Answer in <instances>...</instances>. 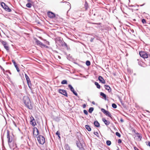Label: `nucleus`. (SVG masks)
<instances>
[{
    "label": "nucleus",
    "instance_id": "nucleus-45",
    "mask_svg": "<svg viewBox=\"0 0 150 150\" xmlns=\"http://www.w3.org/2000/svg\"><path fill=\"white\" fill-rule=\"evenodd\" d=\"M94 134L96 135L97 137H98V132H94Z\"/></svg>",
    "mask_w": 150,
    "mask_h": 150
},
{
    "label": "nucleus",
    "instance_id": "nucleus-46",
    "mask_svg": "<svg viewBox=\"0 0 150 150\" xmlns=\"http://www.w3.org/2000/svg\"><path fill=\"white\" fill-rule=\"evenodd\" d=\"M43 47H45L46 48H48V47L43 44L42 45V48Z\"/></svg>",
    "mask_w": 150,
    "mask_h": 150
},
{
    "label": "nucleus",
    "instance_id": "nucleus-15",
    "mask_svg": "<svg viewBox=\"0 0 150 150\" xmlns=\"http://www.w3.org/2000/svg\"><path fill=\"white\" fill-rule=\"evenodd\" d=\"M12 62L13 63L15 67L16 68V70L18 72H19L20 71V70L18 66V65L17 64H16V62L13 59L12 61Z\"/></svg>",
    "mask_w": 150,
    "mask_h": 150
},
{
    "label": "nucleus",
    "instance_id": "nucleus-16",
    "mask_svg": "<svg viewBox=\"0 0 150 150\" xmlns=\"http://www.w3.org/2000/svg\"><path fill=\"white\" fill-rule=\"evenodd\" d=\"M102 120L106 126L108 125L110 123V122L109 121L107 120L105 118H102Z\"/></svg>",
    "mask_w": 150,
    "mask_h": 150
},
{
    "label": "nucleus",
    "instance_id": "nucleus-59",
    "mask_svg": "<svg viewBox=\"0 0 150 150\" xmlns=\"http://www.w3.org/2000/svg\"><path fill=\"white\" fill-rule=\"evenodd\" d=\"M131 31L133 33L134 32V30H133V29H132V30H131Z\"/></svg>",
    "mask_w": 150,
    "mask_h": 150
},
{
    "label": "nucleus",
    "instance_id": "nucleus-32",
    "mask_svg": "<svg viewBox=\"0 0 150 150\" xmlns=\"http://www.w3.org/2000/svg\"><path fill=\"white\" fill-rule=\"evenodd\" d=\"M106 144L108 146H110L111 144V142L109 140H107L106 142Z\"/></svg>",
    "mask_w": 150,
    "mask_h": 150
},
{
    "label": "nucleus",
    "instance_id": "nucleus-58",
    "mask_svg": "<svg viewBox=\"0 0 150 150\" xmlns=\"http://www.w3.org/2000/svg\"><path fill=\"white\" fill-rule=\"evenodd\" d=\"M144 4H143L140 5V6H144Z\"/></svg>",
    "mask_w": 150,
    "mask_h": 150
},
{
    "label": "nucleus",
    "instance_id": "nucleus-13",
    "mask_svg": "<svg viewBox=\"0 0 150 150\" xmlns=\"http://www.w3.org/2000/svg\"><path fill=\"white\" fill-rule=\"evenodd\" d=\"M76 144L80 150H83V147L82 145L80 142L77 141L76 143Z\"/></svg>",
    "mask_w": 150,
    "mask_h": 150
},
{
    "label": "nucleus",
    "instance_id": "nucleus-33",
    "mask_svg": "<svg viewBox=\"0 0 150 150\" xmlns=\"http://www.w3.org/2000/svg\"><path fill=\"white\" fill-rule=\"evenodd\" d=\"M112 107L114 108H117V105L114 103L112 104Z\"/></svg>",
    "mask_w": 150,
    "mask_h": 150
},
{
    "label": "nucleus",
    "instance_id": "nucleus-52",
    "mask_svg": "<svg viewBox=\"0 0 150 150\" xmlns=\"http://www.w3.org/2000/svg\"><path fill=\"white\" fill-rule=\"evenodd\" d=\"M112 120H113V118L112 117V116L110 114V117H109Z\"/></svg>",
    "mask_w": 150,
    "mask_h": 150
},
{
    "label": "nucleus",
    "instance_id": "nucleus-11",
    "mask_svg": "<svg viewBox=\"0 0 150 150\" xmlns=\"http://www.w3.org/2000/svg\"><path fill=\"white\" fill-rule=\"evenodd\" d=\"M48 16L50 18H53L55 17V14L51 11H49L47 12Z\"/></svg>",
    "mask_w": 150,
    "mask_h": 150
},
{
    "label": "nucleus",
    "instance_id": "nucleus-60",
    "mask_svg": "<svg viewBox=\"0 0 150 150\" xmlns=\"http://www.w3.org/2000/svg\"><path fill=\"white\" fill-rule=\"evenodd\" d=\"M8 73L10 74H11V73L10 72V71L9 72H8Z\"/></svg>",
    "mask_w": 150,
    "mask_h": 150
},
{
    "label": "nucleus",
    "instance_id": "nucleus-49",
    "mask_svg": "<svg viewBox=\"0 0 150 150\" xmlns=\"http://www.w3.org/2000/svg\"><path fill=\"white\" fill-rule=\"evenodd\" d=\"M94 39V38H91V40H90L91 42H93V40Z\"/></svg>",
    "mask_w": 150,
    "mask_h": 150
},
{
    "label": "nucleus",
    "instance_id": "nucleus-61",
    "mask_svg": "<svg viewBox=\"0 0 150 150\" xmlns=\"http://www.w3.org/2000/svg\"><path fill=\"white\" fill-rule=\"evenodd\" d=\"M116 150H119V148L118 147H117V149Z\"/></svg>",
    "mask_w": 150,
    "mask_h": 150
},
{
    "label": "nucleus",
    "instance_id": "nucleus-48",
    "mask_svg": "<svg viewBox=\"0 0 150 150\" xmlns=\"http://www.w3.org/2000/svg\"><path fill=\"white\" fill-rule=\"evenodd\" d=\"M86 107V104H83V108H85Z\"/></svg>",
    "mask_w": 150,
    "mask_h": 150
},
{
    "label": "nucleus",
    "instance_id": "nucleus-38",
    "mask_svg": "<svg viewBox=\"0 0 150 150\" xmlns=\"http://www.w3.org/2000/svg\"><path fill=\"white\" fill-rule=\"evenodd\" d=\"M39 134V132L38 130H37L36 131V132H35V133H34V135H35L36 136H37Z\"/></svg>",
    "mask_w": 150,
    "mask_h": 150
},
{
    "label": "nucleus",
    "instance_id": "nucleus-35",
    "mask_svg": "<svg viewBox=\"0 0 150 150\" xmlns=\"http://www.w3.org/2000/svg\"><path fill=\"white\" fill-rule=\"evenodd\" d=\"M54 120L57 122H59L60 120L59 118L57 117L54 118Z\"/></svg>",
    "mask_w": 150,
    "mask_h": 150
},
{
    "label": "nucleus",
    "instance_id": "nucleus-17",
    "mask_svg": "<svg viewBox=\"0 0 150 150\" xmlns=\"http://www.w3.org/2000/svg\"><path fill=\"white\" fill-rule=\"evenodd\" d=\"M104 87L105 89L107 90L110 93L111 92V89L110 87L109 86L107 85H104Z\"/></svg>",
    "mask_w": 150,
    "mask_h": 150
},
{
    "label": "nucleus",
    "instance_id": "nucleus-64",
    "mask_svg": "<svg viewBox=\"0 0 150 150\" xmlns=\"http://www.w3.org/2000/svg\"><path fill=\"white\" fill-rule=\"evenodd\" d=\"M93 15H94V16H96V14H95V13H94V14H93Z\"/></svg>",
    "mask_w": 150,
    "mask_h": 150
},
{
    "label": "nucleus",
    "instance_id": "nucleus-4",
    "mask_svg": "<svg viewBox=\"0 0 150 150\" xmlns=\"http://www.w3.org/2000/svg\"><path fill=\"white\" fill-rule=\"evenodd\" d=\"M139 54L140 57L145 59L148 57V54L145 52L140 51Z\"/></svg>",
    "mask_w": 150,
    "mask_h": 150
},
{
    "label": "nucleus",
    "instance_id": "nucleus-30",
    "mask_svg": "<svg viewBox=\"0 0 150 150\" xmlns=\"http://www.w3.org/2000/svg\"><path fill=\"white\" fill-rule=\"evenodd\" d=\"M86 65L88 66L91 65V62H90L89 60H87L86 61Z\"/></svg>",
    "mask_w": 150,
    "mask_h": 150
},
{
    "label": "nucleus",
    "instance_id": "nucleus-28",
    "mask_svg": "<svg viewBox=\"0 0 150 150\" xmlns=\"http://www.w3.org/2000/svg\"><path fill=\"white\" fill-rule=\"evenodd\" d=\"M61 83L62 84H67V82L66 80H64L61 82Z\"/></svg>",
    "mask_w": 150,
    "mask_h": 150
},
{
    "label": "nucleus",
    "instance_id": "nucleus-37",
    "mask_svg": "<svg viewBox=\"0 0 150 150\" xmlns=\"http://www.w3.org/2000/svg\"><path fill=\"white\" fill-rule=\"evenodd\" d=\"M77 97H78L79 98V96H78L77 93L76 92V91H73L72 92Z\"/></svg>",
    "mask_w": 150,
    "mask_h": 150
},
{
    "label": "nucleus",
    "instance_id": "nucleus-25",
    "mask_svg": "<svg viewBox=\"0 0 150 150\" xmlns=\"http://www.w3.org/2000/svg\"><path fill=\"white\" fill-rule=\"evenodd\" d=\"M65 150H70V147L68 144H66L65 146Z\"/></svg>",
    "mask_w": 150,
    "mask_h": 150
},
{
    "label": "nucleus",
    "instance_id": "nucleus-41",
    "mask_svg": "<svg viewBox=\"0 0 150 150\" xmlns=\"http://www.w3.org/2000/svg\"><path fill=\"white\" fill-rule=\"evenodd\" d=\"M83 112L84 113V114H85V115H87L88 114L87 111L86 110H83Z\"/></svg>",
    "mask_w": 150,
    "mask_h": 150
},
{
    "label": "nucleus",
    "instance_id": "nucleus-12",
    "mask_svg": "<svg viewBox=\"0 0 150 150\" xmlns=\"http://www.w3.org/2000/svg\"><path fill=\"white\" fill-rule=\"evenodd\" d=\"M35 42L38 45L40 46V47L42 48V45L43 44V43L39 40L36 38L35 39Z\"/></svg>",
    "mask_w": 150,
    "mask_h": 150
},
{
    "label": "nucleus",
    "instance_id": "nucleus-50",
    "mask_svg": "<svg viewBox=\"0 0 150 150\" xmlns=\"http://www.w3.org/2000/svg\"><path fill=\"white\" fill-rule=\"evenodd\" d=\"M13 124H14V125H15V126L16 127H17V125H16V123H15V122H14V121H13Z\"/></svg>",
    "mask_w": 150,
    "mask_h": 150
},
{
    "label": "nucleus",
    "instance_id": "nucleus-21",
    "mask_svg": "<svg viewBox=\"0 0 150 150\" xmlns=\"http://www.w3.org/2000/svg\"><path fill=\"white\" fill-rule=\"evenodd\" d=\"M62 45L63 46H65L67 50H69L70 49V48L68 46V45L67 44V43L64 42V44H62Z\"/></svg>",
    "mask_w": 150,
    "mask_h": 150
},
{
    "label": "nucleus",
    "instance_id": "nucleus-22",
    "mask_svg": "<svg viewBox=\"0 0 150 150\" xmlns=\"http://www.w3.org/2000/svg\"><path fill=\"white\" fill-rule=\"evenodd\" d=\"M84 7L85 8V10H87L88 8V4L86 1L85 2V4L84 5Z\"/></svg>",
    "mask_w": 150,
    "mask_h": 150
},
{
    "label": "nucleus",
    "instance_id": "nucleus-26",
    "mask_svg": "<svg viewBox=\"0 0 150 150\" xmlns=\"http://www.w3.org/2000/svg\"><path fill=\"white\" fill-rule=\"evenodd\" d=\"M94 83L95 84L97 88L98 89H100V86L98 82H95Z\"/></svg>",
    "mask_w": 150,
    "mask_h": 150
},
{
    "label": "nucleus",
    "instance_id": "nucleus-6",
    "mask_svg": "<svg viewBox=\"0 0 150 150\" xmlns=\"http://www.w3.org/2000/svg\"><path fill=\"white\" fill-rule=\"evenodd\" d=\"M25 77L26 79L27 84L28 85V86L30 88L31 87V83L30 80L28 76L26 74H25Z\"/></svg>",
    "mask_w": 150,
    "mask_h": 150
},
{
    "label": "nucleus",
    "instance_id": "nucleus-20",
    "mask_svg": "<svg viewBox=\"0 0 150 150\" xmlns=\"http://www.w3.org/2000/svg\"><path fill=\"white\" fill-rule=\"evenodd\" d=\"M85 128L88 131H90L91 130V128L88 125H85Z\"/></svg>",
    "mask_w": 150,
    "mask_h": 150
},
{
    "label": "nucleus",
    "instance_id": "nucleus-39",
    "mask_svg": "<svg viewBox=\"0 0 150 150\" xmlns=\"http://www.w3.org/2000/svg\"><path fill=\"white\" fill-rule=\"evenodd\" d=\"M37 130H38V129L36 127H34V128H33V134H34V133H35V131H37Z\"/></svg>",
    "mask_w": 150,
    "mask_h": 150
},
{
    "label": "nucleus",
    "instance_id": "nucleus-8",
    "mask_svg": "<svg viewBox=\"0 0 150 150\" xmlns=\"http://www.w3.org/2000/svg\"><path fill=\"white\" fill-rule=\"evenodd\" d=\"M0 42L3 45L4 47L6 50L7 51H8L9 50V47L6 41H4L2 40H1Z\"/></svg>",
    "mask_w": 150,
    "mask_h": 150
},
{
    "label": "nucleus",
    "instance_id": "nucleus-47",
    "mask_svg": "<svg viewBox=\"0 0 150 150\" xmlns=\"http://www.w3.org/2000/svg\"><path fill=\"white\" fill-rule=\"evenodd\" d=\"M134 150H139L136 146H134Z\"/></svg>",
    "mask_w": 150,
    "mask_h": 150
},
{
    "label": "nucleus",
    "instance_id": "nucleus-27",
    "mask_svg": "<svg viewBox=\"0 0 150 150\" xmlns=\"http://www.w3.org/2000/svg\"><path fill=\"white\" fill-rule=\"evenodd\" d=\"M94 110V108L93 107H90L88 110V112L90 113H91Z\"/></svg>",
    "mask_w": 150,
    "mask_h": 150
},
{
    "label": "nucleus",
    "instance_id": "nucleus-9",
    "mask_svg": "<svg viewBox=\"0 0 150 150\" xmlns=\"http://www.w3.org/2000/svg\"><path fill=\"white\" fill-rule=\"evenodd\" d=\"M58 92L64 95L67 97H68L66 91L64 89H59L58 90Z\"/></svg>",
    "mask_w": 150,
    "mask_h": 150
},
{
    "label": "nucleus",
    "instance_id": "nucleus-24",
    "mask_svg": "<svg viewBox=\"0 0 150 150\" xmlns=\"http://www.w3.org/2000/svg\"><path fill=\"white\" fill-rule=\"evenodd\" d=\"M136 134L137 135L138 138L140 139V141H141L142 138L141 134L138 132L136 133Z\"/></svg>",
    "mask_w": 150,
    "mask_h": 150
},
{
    "label": "nucleus",
    "instance_id": "nucleus-57",
    "mask_svg": "<svg viewBox=\"0 0 150 150\" xmlns=\"http://www.w3.org/2000/svg\"><path fill=\"white\" fill-rule=\"evenodd\" d=\"M27 1L28 2H30L31 1V0H27Z\"/></svg>",
    "mask_w": 150,
    "mask_h": 150
},
{
    "label": "nucleus",
    "instance_id": "nucleus-31",
    "mask_svg": "<svg viewBox=\"0 0 150 150\" xmlns=\"http://www.w3.org/2000/svg\"><path fill=\"white\" fill-rule=\"evenodd\" d=\"M67 58L70 61L72 59L71 57L70 56V54H69L67 56Z\"/></svg>",
    "mask_w": 150,
    "mask_h": 150
},
{
    "label": "nucleus",
    "instance_id": "nucleus-56",
    "mask_svg": "<svg viewBox=\"0 0 150 150\" xmlns=\"http://www.w3.org/2000/svg\"><path fill=\"white\" fill-rule=\"evenodd\" d=\"M92 103L93 105H95V102L94 101H93L92 102Z\"/></svg>",
    "mask_w": 150,
    "mask_h": 150
},
{
    "label": "nucleus",
    "instance_id": "nucleus-55",
    "mask_svg": "<svg viewBox=\"0 0 150 150\" xmlns=\"http://www.w3.org/2000/svg\"><path fill=\"white\" fill-rule=\"evenodd\" d=\"M148 145L150 147V142H148Z\"/></svg>",
    "mask_w": 150,
    "mask_h": 150
},
{
    "label": "nucleus",
    "instance_id": "nucleus-63",
    "mask_svg": "<svg viewBox=\"0 0 150 150\" xmlns=\"http://www.w3.org/2000/svg\"><path fill=\"white\" fill-rule=\"evenodd\" d=\"M146 112H150H150H149V111H148V110H146Z\"/></svg>",
    "mask_w": 150,
    "mask_h": 150
},
{
    "label": "nucleus",
    "instance_id": "nucleus-5",
    "mask_svg": "<svg viewBox=\"0 0 150 150\" xmlns=\"http://www.w3.org/2000/svg\"><path fill=\"white\" fill-rule=\"evenodd\" d=\"M30 124L33 127L37 125L36 120L32 116L30 117Z\"/></svg>",
    "mask_w": 150,
    "mask_h": 150
},
{
    "label": "nucleus",
    "instance_id": "nucleus-43",
    "mask_svg": "<svg viewBox=\"0 0 150 150\" xmlns=\"http://www.w3.org/2000/svg\"><path fill=\"white\" fill-rule=\"evenodd\" d=\"M0 68L3 71V73L5 74V71L4 70V69L1 65H0Z\"/></svg>",
    "mask_w": 150,
    "mask_h": 150
},
{
    "label": "nucleus",
    "instance_id": "nucleus-23",
    "mask_svg": "<svg viewBox=\"0 0 150 150\" xmlns=\"http://www.w3.org/2000/svg\"><path fill=\"white\" fill-rule=\"evenodd\" d=\"M68 86L69 88L70 91L72 92H73V91H74V89L73 87H72V86L70 84H69L68 85Z\"/></svg>",
    "mask_w": 150,
    "mask_h": 150
},
{
    "label": "nucleus",
    "instance_id": "nucleus-40",
    "mask_svg": "<svg viewBox=\"0 0 150 150\" xmlns=\"http://www.w3.org/2000/svg\"><path fill=\"white\" fill-rule=\"evenodd\" d=\"M138 64H139L141 66H143V64H144L143 62H138Z\"/></svg>",
    "mask_w": 150,
    "mask_h": 150
},
{
    "label": "nucleus",
    "instance_id": "nucleus-3",
    "mask_svg": "<svg viewBox=\"0 0 150 150\" xmlns=\"http://www.w3.org/2000/svg\"><path fill=\"white\" fill-rule=\"evenodd\" d=\"M1 6L6 11L8 12H10L11 11V10L4 2H1Z\"/></svg>",
    "mask_w": 150,
    "mask_h": 150
},
{
    "label": "nucleus",
    "instance_id": "nucleus-19",
    "mask_svg": "<svg viewBox=\"0 0 150 150\" xmlns=\"http://www.w3.org/2000/svg\"><path fill=\"white\" fill-rule=\"evenodd\" d=\"M100 95L101 96L103 97L104 99L105 100H106V96L105 94L101 92L100 93Z\"/></svg>",
    "mask_w": 150,
    "mask_h": 150
},
{
    "label": "nucleus",
    "instance_id": "nucleus-44",
    "mask_svg": "<svg viewBox=\"0 0 150 150\" xmlns=\"http://www.w3.org/2000/svg\"><path fill=\"white\" fill-rule=\"evenodd\" d=\"M118 143H119V144H120L122 143V140L120 139H118Z\"/></svg>",
    "mask_w": 150,
    "mask_h": 150
},
{
    "label": "nucleus",
    "instance_id": "nucleus-29",
    "mask_svg": "<svg viewBox=\"0 0 150 150\" xmlns=\"http://www.w3.org/2000/svg\"><path fill=\"white\" fill-rule=\"evenodd\" d=\"M26 6L28 8H30L32 6V4L30 3L29 2L26 4Z\"/></svg>",
    "mask_w": 150,
    "mask_h": 150
},
{
    "label": "nucleus",
    "instance_id": "nucleus-42",
    "mask_svg": "<svg viewBox=\"0 0 150 150\" xmlns=\"http://www.w3.org/2000/svg\"><path fill=\"white\" fill-rule=\"evenodd\" d=\"M142 23L143 24H145L146 23V21L145 19H143L142 20Z\"/></svg>",
    "mask_w": 150,
    "mask_h": 150
},
{
    "label": "nucleus",
    "instance_id": "nucleus-53",
    "mask_svg": "<svg viewBox=\"0 0 150 150\" xmlns=\"http://www.w3.org/2000/svg\"><path fill=\"white\" fill-rule=\"evenodd\" d=\"M9 71H10V70H6L5 71V72H8V73L9 72Z\"/></svg>",
    "mask_w": 150,
    "mask_h": 150
},
{
    "label": "nucleus",
    "instance_id": "nucleus-34",
    "mask_svg": "<svg viewBox=\"0 0 150 150\" xmlns=\"http://www.w3.org/2000/svg\"><path fill=\"white\" fill-rule=\"evenodd\" d=\"M56 134L57 135L58 137H59V138L60 139V133L58 131H57L56 132Z\"/></svg>",
    "mask_w": 150,
    "mask_h": 150
},
{
    "label": "nucleus",
    "instance_id": "nucleus-14",
    "mask_svg": "<svg viewBox=\"0 0 150 150\" xmlns=\"http://www.w3.org/2000/svg\"><path fill=\"white\" fill-rule=\"evenodd\" d=\"M98 80L102 83L104 84L105 83V81L103 78L101 76H99L98 77Z\"/></svg>",
    "mask_w": 150,
    "mask_h": 150
},
{
    "label": "nucleus",
    "instance_id": "nucleus-51",
    "mask_svg": "<svg viewBox=\"0 0 150 150\" xmlns=\"http://www.w3.org/2000/svg\"><path fill=\"white\" fill-rule=\"evenodd\" d=\"M120 121L121 122H124V120L122 118H121L120 119Z\"/></svg>",
    "mask_w": 150,
    "mask_h": 150
},
{
    "label": "nucleus",
    "instance_id": "nucleus-1",
    "mask_svg": "<svg viewBox=\"0 0 150 150\" xmlns=\"http://www.w3.org/2000/svg\"><path fill=\"white\" fill-rule=\"evenodd\" d=\"M23 101L26 107L30 110H31L33 109V106L28 96H24L23 98Z\"/></svg>",
    "mask_w": 150,
    "mask_h": 150
},
{
    "label": "nucleus",
    "instance_id": "nucleus-36",
    "mask_svg": "<svg viewBox=\"0 0 150 150\" xmlns=\"http://www.w3.org/2000/svg\"><path fill=\"white\" fill-rule=\"evenodd\" d=\"M115 134L116 136H117L119 137H121V135L118 132H116Z\"/></svg>",
    "mask_w": 150,
    "mask_h": 150
},
{
    "label": "nucleus",
    "instance_id": "nucleus-10",
    "mask_svg": "<svg viewBox=\"0 0 150 150\" xmlns=\"http://www.w3.org/2000/svg\"><path fill=\"white\" fill-rule=\"evenodd\" d=\"M101 111L106 116H108L109 117H110V113L108 111H107L104 109L103 108L101 109Z\"/></svg>",
    "mask_w": 150,
    "mask_h": 150
},
{
    "label": "nucleus",
    "instance_id": "nucleus-2",
    "mask_svg": "<svg viewBox=\"0 0 150 150\" xmlns=\"http://www.w3.org/2000/svg\"><path fill=\"white\" fill-rule=\"evenodd\" d=\"M36 137L37 138V140L39 144L42 145L45 142V139L44 137L42 135H39L38 137Z\"/></svg>",
    "mask_w": 150,
    "mask_h": 150
},
{
    "label": "nucleus",
    "instance_id": "nucleus-18",
    "mask_svg": "<svg viewBox=\"0 0 150 150\" xmlns=\"http://www.w3.org/2000/svg\"><path fill=\"white\" fill-rule=\"evenodd\" d=\"M94 125L96 127H100V125L98 122L97 121H95L94 122Z\"/></svg>",
    "mask_w": 150,
    "mask_h": 150
},
{
    "label": "nucleus",
    "instance_id": "nucleus-62",
    "mask_svg": "<svg viewBox=\"0 0 150 150\" xmlns=\"http://www.w3.org/2000/svg\"><path fill=\"white\" fill-rule=\"evenodd\" d=\"M7 78L8 79H9V77H8V75H7Z\"/></svg>",
    "mask_w": 150,
    "mask_h": 150
},
{
    "label": "nucleus",
    "instance_id": "nucleus-54",
    "mask_svg": "<svg viewBox=\"0 0 150 150\" xmlns=\"http://www.w3.org/2000/svg\"><path fill=\"white\" fill-rule=\"evenodd\" d=\"M91 23L93 24H98V23Z\"/></svg>",
    "mask_w": 150,
    "mask_h": 150
},
{
    "label": "nucleus",
    "instance_id": "nucleus-7",
    "mask_svg": "<svg viewBox=\"0 0 150 150\" xmlns=\"http://www.w3.org/2000/svg\"><path fill=\"white\" fill-rule=\"evenodd\" d=\"M7 138L8 139V142L9 144L12 141L13 139L12 137L10 136V132L8 130H7Z\"/></svg>",
    "mask_w": 150,
    "mask_h": 150
}]
</instances>
